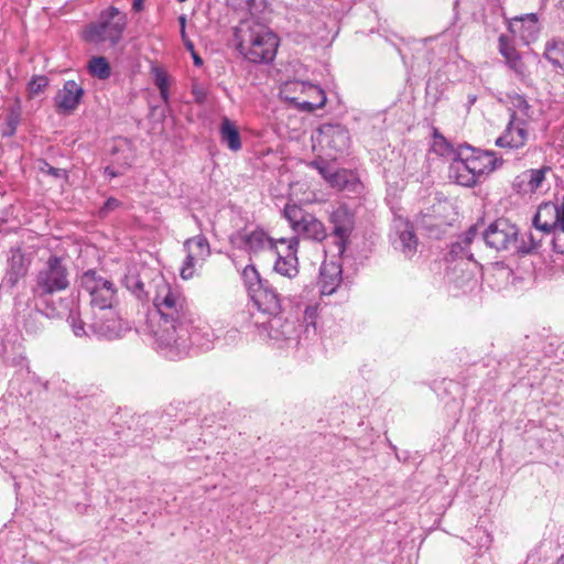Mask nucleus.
<instances>
[{"mask_svg": "<svg viewBox=\"0 0 564 564\" xmlns=\"http://www.w3.org/2000/svg\"><path fill=\"white\" fill-rule=\"evenodd\" d=\"M499 52L505 57L509 68L520 78H525L528 68L517 50L511 46L505 35L499 37Z\"/></svg>", "mask_w": 564, "mask_h": 564, "instance_id": "obj_24", "label": "nucleus"}, {"mask_svg": "<svg viewBox=\"0 0 564 564\" xmlns=\"http://www.w3.org/2000/svg\"><path fill=\"white\" fill-rule=\"evenodd\" d=\"M150 296L155 315L148 321V330L162 346H169L178 339L184 345L187 337L184 323L192 322V313L186 297L178 286L170 284L161 274L151 281Z\"/></svg>", "mask_w": 564, "mask_h": 564, "instance_id": "obj_1", "label": "nucleus"}, {"mask_svg": "<svg viewBox=\"0 0 564 564\" xmlns=\"http://www.w3.org/2000/svg\"><path fill=\"white\" fill-rule=\"evenodd\" d=\"M534 227L545 234L560 231L557 204H541L533 217Z\"/></svg>", "mask_w": 564, "mask_h": 564, "instance_id": "obj_22", "label": "nucleus"}, {"mask_svg": "<svg viewBox=\"0 0 564 564\" xmlns=\"http://www.w3.org/2000/svg\"><path fill=\"white\" fill-rule=\"evenodd\" d=\"M560 231L564 232V195L560 204H557Z\"/></svg>", "mask_w": 564, "mask_h": 564, "instance_id": "obj_42", "label": "nucleus"}, {"mask_svg": "<svg viewBox=\"0 0 564 564\" xmlns=\"http://www.w3.org/2000/svg\"><path fill=\"white\" fill-rule=\"evenodd\" d=\"M510 31L519 33L527 44L534 41L539 33L536 14L530 13L524 17L514 18L510 23Z\"/></svg>", "mask_w": 564, "mask_h": 564, "instance_id": "obj_25", "label": "nucleus"}, {"mask_svg": "<svg viewBox=\"0 0 564 564\" xmlns=\"http://www.w3.org/2000/svg\"><path fill=\"white\" fill-rule=\"evenodd\" d=\"M242 248L249 253L257 254L264 250L276 251L280 247L279 239H273L262 229H256L250 232L239 235Z\"/></svg>", "mask_w": 564, "mask_h": 564, "instance_id": "obj_21", "label": "nucleus"}, {"mask_svg": "<svg viewBox=\"0 0 564 564\" xmlns=\"http://www.w3.org/2000/svg\"><path fill=\"white\" fill-rule=\"evenodd\" d=\"M519 230L508 219L499 218L484 234L488 247L497 251L517 252Z\"/></svg>", "mask_w": 564, "mask_h": 564, "instance_id": "obj_12", "label": "nucleus"}, {"mask_svg": "<svg viewBox=\"0 0 564 564\" xmlns=\"http://www.w3.org/2000/svg\"><path fill=\"white\" fill-rule=\"evenodd\" d=\"M329 221L333 225L337 251L343 254L355 228V216L346 206H339L330 214Z\"/></svg>", "mask_w": 564, "mask_h": 564, "instance_id": "obj_17", "label": "nucleus"}, {"mask_svg": "<svg viewBox=\"0 0 564 564\" xmlns=\"http://www.w3.org/2000/svg\"><path fill=\"white\" fill-rule=\"evenodd\" d=\"M555 564H564V554L555 562Z\"/></svg>", "mask_w": 564, "mask_h": 564, "instance_id": "obj_57", "label": "nucleus"}, {"mask_svg": "<svg viewBox=\"0 0 564 564\" xmlns=\"http://www.w3.org/2000/svg\"><path fill=\"white\" fill-rule=\"evenodd\" d=\"M220 139L231 151H238L241 148L240 135L237 127L228 118H224L220 124Z\"/></svg>", "mask_w": 564, "mask_h": 564, "instance_id": "obj_26", "label": "nucleus"}, {"mask_svg": "<svg viewBox=\"0 0 564 564\" xmlns=\"http://www.w3.org/2000/svg\"><path fill=\"white\" fill-rule=\"evenodd\" d=\"M502 160L497 158L492 151H481L470 145H459L456 158H454V166L459 172L463 167L473 176H480L494 172Z\"/></svg>", "mask_w": 564, "mask_h": 564, "instance_id": "obj_10", "label": "nucleus"}, {"mask_svg": "<svg viewBox=\"0 0 564 564\" xmlns=\"http://www.w3.org/2000/svg\"><path fill=\"white\" fill-rule=\"evenodd\" d=\"M181 37H182V41H186V40H188L187 34H186V30H185V29H184V30H181Z\"/></svg>", "mask_w": 564, "mask_h": 564, "instance_id": "obj_56", "label": "nucleus"}, {"mask_svg": "<svg viewBox=\"0 0 564 564\" xmlns=\"http://www.w3.org/2000/svg\"><path fill=\"white\" fill-rule=\"evenodd\" d=\"M544 178H530L527 186L531 193H534L538 191V188L541 186L542 181Z\"/></svg>", "mask_w": 564, "mask_h": 564, "instance_id": "obj_43", "label": "nucleus"}, {"mask_svg": "<svg viewBox=\"0 0 564 564\" xmlns=\"http://www.w3.org/2000/svg\"><path fill=\"white\" fill-rule=\"evenodd\" d=\"M283 215L296 235L316 241H322L326 238L324 224L296 204H286Z\"/></svg>", "mask_w": 564, "mask_h": 564, "instance_id": "obj_11", "label": "nucleus"}, {"mask_svg": "<svg viewBox=\"0 0 564 564\" xmlns=\"http://www.w3.org/2000/svg\"><path fill=\"white\" fill-rule=\"evenodd\" d=\"M67 322L72 327V330L75 336L82 337L88 334L85 329V323L80 319L79 315L76 312H70Z\"/></svg>", "mask_w": 564, "mask_h": 564, "instance_id": "obj_36", "label": "nucleus"}, {"mask_svg": "<svg viewBox=\"0 0 564 564\" xmlns=\"http://www.w3.org/2000/svg\"><path fill=\"white\" fill-rule=\"evenodd\" d=\"M432 151L441 156L454 154L456 156L457 150L447 142V140L436 130L433 134Z\"/></svg>", "mask_w": 564, "mask_h": 564, "instance_id": "obj_33", "label": "nucleus"}, {"mask_svg": "<svg viewBox=\"0 0 564 564\" xmlns=\"http://www.w3.org/2000/svg\"><path fill=\"white\" fill-rule=\"evenodd\" d=\"M37 165H39V169L42 171V172H46L44 167L47 166V164L45 162H42V161H39L37 162Z\"/></svg>", "mask_w": 564, "mask_h": 564, "instance_id": "obj_55", "label": "nucleus"}, {"mask_svg": "<svg viewBox=\"0 0 564 564\" xmlns=\"http://www.w3.org/2000/svg\"><path fill=\"white\" fill-rule=\"evenodd\" d=\"M391 242L395 250L412 258L419 246L413 225L405 218L395 217L392 224Z\"/></svg>", "mask_w": 564, "mask_h": 564, "instance_id": "obj_15", "label": "nucleus"}, {"mask_svg": "<svg viewBox=\"0 0 564 564\" xmlns=\"http://www.w3.org/2000/svg\"><path fill=\"white\" fill-rule=\"evenodd\" d=\"M550 171H551V169L549 166H543L541 169L532 170L531 171V173H532L531 176H536V177L544 176Z\"/></svg>", "mask_w": 564, "mask_h": 564, "instance_id": "obj_46", "label": "nucleus"}, {"mask_svg": "<svg viewBox=\"0 0 564 564\" xmlns=\"http://www.w3.org/2000/svg\"><path fill=\"white\" fill-rule=\"evenodd\" d=\"M239 52L252 63L273 59L279 45L276 35L254 19H246L236 29Z\"/></svg>", "mask_w": 564, "mask_h": 564, "instance_id": "obj_2", "label": "nucleus"}, {"mask_svg": "<svg viewBox=\"0 0 564 564\" xmlns=\"http://www.w3.org/2000/svg\"><path fill=\"white\" fill-rule=\"evenodd\" d=\"M313 140L322 148L341 152L348 148L349 133L340 124L325 123L318 128L316 134L313 135Z\"/></svg>", "mask_w": 564, "mask_h": 564, "instance_id": "obj_18", "label": "nucleus"}, {"mask_svg": "<svg viewBox=\"0 0 564 564\" xmlns=\"http://www.w3.org/2000/svg\"><path fill=\"white\" fill-rule=\"evenodd\" d=\"M544 57L555 67L564 68V40L552 39L546 42Z\"/></svg>", "mask_w": 564, "mask_h": 564, "instance_id": "obj_28", "label": "nucleus"}, {"mask_svg": "<svg viewBox=\"0 0 564 564\" xmlns=\"http://www.w3.org/2000/svg\"><path fill=\"white\" fill-rule=\"evenodd\" d=\"M118 200L115 198L107 199L104 207L100 210V214H105L108 210L115 209L118 206Z\"/></svg>", "mask_w": 564, "mask_h": 564, "instance_id": "obj_44", "label": "nucleus"}, {"mask_svg": "<svg viewBox=\"0 0 564 564\" xmlns=\"http://www.w3.org/2000/svg\"><path fill=\"white\" fill-rule=\"evenodd\" d=\"M127 26V14L115 7L100 13L99 20L84 31V39L93 43L109 42L116 45Z\"/></svg>", "mask_w": 564, "mask_h": 564, "instance_id": "obj_6", "label": "nucleus"}, {"mask_svg": "<svg viewBox=\"0 0 564 564\" xmlns=\"http://www.w3.org/2000/svg\"><path fill=\"white\" fill-rule=\"evenodd\" d=\"M69 284V271L63 259L51 256L35 275L32 294L34 299L45 301L46 297L68 289Z\"/></svg>", "mask_w": 564, "mask_h": 564, "instance_id": "obj_5", "label": "nucleus"}, {"mask_svg": "<svg viewBox=\"0 0 564 564\" xmlns=\"http://www.w3.org/2000/svg\"><path fill=\"white\" fill-rule=\"evenodd\" d=\"M527 238H528V241L524 239V237L522 238L521 241L518 240V247H517V252H520V253H530L532 252L534 249L538 248L539 246V240L533 236V234H528L527 235Z\"/></svg>", "mask_w": 564, "mask_h": 564, "instance_id": "obj_37", "label": "nucleus"}, {"mask_svg": "<svg viewBox=\"0 0 564 564\" xmlns=\"http://www.w3.org/2000/svg\"><path fill=\"white\" fill-rule=\"evenodd\" d=\"M187 254L181 268L180 274L182 279L188 280L194 276L195 267L197 263L203 262L202 260H196V256L194 254V250H186Z\"/></svg>", "mask_w": 564, "mask_h": 564, "instance_id": "obj_34", "label": "nucleus"}, {"mask_svg": "<svg viewBox=\"0 0 564 564\" xmlns=\"http://www.w3.org/2000/svg\"><path fill=\"white\" fill-rule=\"evenodd\" d=\"M47 85L48 80L45 76H37L30 82L29 89L31 94H40L45 89Z\"/></svg>", "mask_w": 564, "mask_h": 564, "instance_id": "obj_38", "label": "nucleus"}, {"mask_svg": "<svg viewBox=\"0 0 564 564\" xmlns=\"http://www.w3.org/2000/svg\"><path fill=\"white\" fill-rule=\"evenodd\" d=\"M178 22H180L181 30L186 29V17L184 14L178 17Z\"/></svg>", "mask_w": 564, "mask_h": 564, "instance_id": "obj_52", "label": "nucleus"}, {"mask_svg": "<svg viewBox=\"0 0 564 564\" xmlns=\"http://www.w3.org/2000/svg\"><path fill=\"white\" fill-rule=\"evenodd\" d=\"M458 249H459L460 251L463 250V248H462L460 243H459V242H456L455 245H453L452 252H453V253H458Z\"/></svg>", "mask_w": 564, "mask_h": 564, "instance_id": "obj_54", "label": "nucleus"}, {"mask_svg": "<svg viewBox=\"0 0 564 564\" xmlns=\"http://www.w3.org/2000/svg\"><path fill=\"white\" fill-rule=\"evenodd\" d=\"M253 304L264 314L272 316L269 321L270 336L274 339H293L295 333L292 322L282 321L278 315L281 311V302L276 291L268 282L254 289L250 294Z\"/></svg>", "mask_w": 564, "mask_h": 564, "instance_id": "obj_4", "label": "nucleus"}, {"mask_svg": "<svg viewBox=\"0 0 564 564\" xmlns=\"http://www.w3.org/2000/svg\"><path fill=\"white\" fill-rule=\"evenodd\" d=\"M446 279L453 295L469 294L480 288L481 268L469 254L455 261L448 269Z\"/></svg>", "mask_w": 564, "mask_h": 564, "instance_id": "obj_9", "label": "nucleus"}, {"mask_svg": "<svg viewBox=\"0 0 564 564\" xmlns=\"http://www.w3.org/2000/svg\"><path fill=\"white\" fill-rule=\"evenodd\" d=\"M79 284L90 296L93 315L96 312L113 310L118 303L115 284L95 270L84 272L79 279Z\"/></svg>", "mask_w": 564, "mask_h": 564, "instance_id": "obj_8", "label": "nucleus"}, {"mask_svg": "<svg viewBox=\"0 0 564 564\" xmlns=\"http://www.w3.org/2000/svg\"><path fill=\"white\" fill-rule=\"evenodd\" d=\"M178 2H185L186 0H177Z\"/></svg>", "mask_w": 564, "mask_h": 564, "instance_id": "obj_59", "label": "nucleus"}, {"mask_svg": "<svg viewBox=\"0 0 564 564\" xmlns=\"http://www.w3.org/2000/svg\"><path fill=\"white\" fill-rule=\"evenodd\" d=\"M89 73L99 78L107 79L110 76V65L102 56H95L88 63Z\"/></svg>", "mask_w": 564, "mask_h": 564, "instance_id": "obj_31", "label": "nucleus"}, {"mask_svg": "<svg viewBox=\"0 0 564 564\" xmlns=\"http://www.w3.org/2000/svg\"><path fill=\"white\" fill-rule=\"evenodd\" d=\"M160 95L164 102L169 101V87L160 88Z\"/></svg>", "mask_w": 564, "mask_h": 564, "instance_id": "obj_50", "label": "nucleus"}, {"mask_svg": "<svg viewBox=\"0 0 564 564\" xmlns=\"http://www.w3.org/2000/svg\"><path fill=\"white\" fill-rule=\"evenodd\" d=\"M234 8L249 12L253 15L264 4V0H228Z\"/></svg>", "mask_w": 564, "mask_h": 564, "instance_id": "obj_35", "label": "nucleus"}, {"mask_svg": "<svg viewBox=\"0 0 564 564\" xmlns=\"http://www.w3.org/2000/svg\"><path fill=\"white\" fill-rule=\"evenodd\" d=\"M124 286L132 292L139 300L150 299L152 294V288L149 290L144 289V283L140 275L134 271H129L123 278Z\"/></svg>", "mask_w": 564, "mask_h": 564, "instance_id": "obj_29", "label": "nucleus"}, {"mask_svg": "<svg viewBox=\"0 0 564 564\" xmlns=\"http://www.w3.org/2000/svg\"><path fill=\"white\" fill-rule=\"evenodd\" d=\"M192 54V57H193V62L196 66H202L203 65V59L202 57L196 53V52H193L191 53Z\"/></svg>", "mask_w": 564, "mask_h": 564, "instance_id": "obj_48", "label": "nucleus"}, {"mask_svg": "<svg viewBox=\"0 0 564 564\" xmlns=\"http://www.w3.org/2000/svg\"><path fill=\"white\" fill-rule=\"evenodd\" d=\"M184 248L186 250H194L196 260L204 261L210 254L208 240L204 236H196L194 238L187 239L184 242Z\"/></svg>", "mask_w": 564, "mask_h": 564, "instance_id": "obj_30", "label": "nucleus"}, {"mask_svg": "<svg viewBox=\"0 0 564 564\" xmlns=\"http://www.w3.org/2000/svg\"><path fill=\"white\" fill-rule=\"evenodd\" d=\"M273 195H274V196H283L284 194H283V193H274V192H273Z\"/></svg>", "mask_w": 564, "mask_h": 564, "instance_id": "obj_58", "label": "nucleus"}, {"mask_svg": "<svg viewBox=\"0 0 564 564\" xmlns=\"http://www.w3.org/2000/svg\"><path fill=\"white\" fill-rule=\"evenodd\" d=\"M280 97L303 112L321 109L327 100L325 91L319 86L301 80L284 83L280 89Z\"/></svg>", "mask_w": 564, "mask_h": 564, "instance_id": "obj_7", "label": "nucleus"}, {"mask_svg": "<svg viewBox=\"0 0 564 564\" xmlns=\"http://www.w3.org/2000/svg\"><path fill=\"white\" fill-rule=\"evenodd\" d=\"M192 322L184 323V328L186 329L187 340H185L184 345H182V339H178L165 346L166 348H174L178 352H186L191 346H196L202 350H208L213 346L214 341V333L208 324L200 321L199 318H194L192 316Z\"/></svg>", "mask_w": 564, "mask_h": 564, "instance_id": "obj_13", "label": "nucleus"}, {"mask_svg": "<svg viewBox=\"0 0 564 564\" xmlns=\"http://www.w3.org/2000/svg\"><path fill=\"white\" fill-rule=\"evenodd\" d=\"M84 95V89L75 80H67L61 88L54 100L55 107L59 113H70L78 105Z\"/></svg>", "mask_w": 564, "mask_h": 564, "instance_id": "obj_19", "label": "nucleus"}, {"mask_svg": "<svg viewBox=\"0 0 564 564\" xmlns=\"http://www.w3.org/2000/svg\"><path fill=\"white\" fill-rule=\"evenodd\" d=\"M242 279L248 288L249 295L254 291V289L260 288L267 282L260 278L259 272L252 264H249L243 269Z\"/></svg>", "mask_w": 564, "mask_h": 564, "instance_id": "obj_32", "label": "nucleus"}, {"mask_svg": "<svg viewBox=\"0 0 564 564\" xmlns=\"http://www.w3.org/2000/svg\"><path fill=\"white\" fill-rule=\"evenodd\" d=\"M528 124L514 119H510L503 133L496 140V145L500 148L519 149L522 148L529 138Z\"/></svg>", "mask_w": 564, "mask_h": 564, "instance_id": "obj_20", "label": "nucleus"}, {"mask_svg": "<svg viewBox=\"0 0 564 564\" xmlns=\"http://www.w3.org/2000/svg\"><path fill=\"white\" fill-rule=\"evenodd\" d=\"M315 318H316V308L312 307V306L306 307L304 311V322L307 324V327L310 325H312L313 328L315 329Z\"/></svg>", "mask_w": 564, "mask_h": 564, "instance_id": "obj_41", "label": "nucleus"}, {"mask_svg": "<svg viewBox=\"0 0 564 564\" xmlns=\"http://www.w3.org/2000/svg\"><path fill=\"white\" fill-rule=\"evenodd\" d=\"M475 234H476V229H475L474 227H471V228L467 231V234H466V236H465V238H464V243H465V245H469V243L471 242V240H473V238H474Z\"/></svg>", "mask_w": 564, "mask_h": 564, "instance_id": "obj_47", "label": "nucleus"}, {"mask_svg": "<svg viewBox=\"0 0 564 564\" xmlns=\"http://www.w3.org/2000/svg\"><path fill=\"white\" fill-rule=\"evenodd\" d=\"M143 1L144 0H133L132 8L134 11H141L143 8Z\"/></svg>", "mask_w": 564, "mask_h": 564, "instance_id": "obj_49", "label": "nucleus"}, {"mask_svg": "<svg viewBox=\"0 0 564 564\" xmlns=\"http://www.w3.org/2000/svg\"><path fill=\"white\" fill-rule=\"evenodd\" d=\"M323 184H319L316 178H296L284 184L283 180L279 178L278 183L288 187L286 196L294 204L323 202L329 195L328 188L345 191L351 187L355 191L361 186L359 178H323Z\"/></svg>", "mask_w": 564, "mask_h": 564, "instance_id": "obj_3", "label": "nucleus"}, {"mask_svg": "<svg viewBox=\"0 0 564 564\" xmlns=\"http://www.w3.org/2000/svg\"><path fill=\"white\" fill-rule=\"evenodd\" d=\"M280 247L274 252L276 260L274 262V271L285 278L294 279L299 274V238H279Z\"/></svg>", "mask_w": 564, "mask_h": 564, "instance_id": "obj_14", "label": "nucleus"}, {"mask_svg": "<svg viewBox=\"0 0 564 564\" xmlns=\"http://www.w3.org/2000/svg\"><path fill=\"white\" fill-rule=\"evenodd\" d=\"M19 121H20V107H13L10 109V113L8 116V126L10 128V131L8 132V134H12L15 131Z\"/></svg>", "mask_w": 564, "mask_h": 564, "instance_id": "obj_39", "label": "nucleus"}, {"mask_svg": "<svg viewBox=\"0 0 564 564\" xmlns=\"http://www.w3.org/2000/svg\"><path fill=\"white\" fill-rule=\"evenodd\" d=\"M509 110L511 112L510 119H514L517 117V121H521L528 124L531 119V106L524 99V97L520 95L509 96Z\"/></svg>", "mask_w": 564, "mask_h": 564, "instance_id": "obj_27", "label": "nucleus"}, {"mask_svg": "<svg viewBox=\"0 0 564 564\" xmlns=\"http://www.w3.org/2000/svg\"><path fill=\"white\" fill-rule=\"evenodd\" d=\"M154 83L158 86V88H166L169 87V78L164 70L161 68H154Z\"/></svg>", "mask_w": 564, "mask_h": 564, "instance_id": "obj_40", "label": "nucleus"}, {"mask_svg": "<svg viewBox=\"0 0 564 564\" xmlns=\"http://www.w3.org/2000/svg\"><path fill=\"white\" fill-rule=\"evenodd\" d=\"M460 178H456V182H454V185H462L464 187L471 188L477 185L478 178H465V182H460Z\"/></svg>", "mask_w": 564, "mask_h": 564, "instance_id": "obj_45", "label": "nucleus"}, {"mask_svg": "<svg viewBox=\"0 0 564 564\" xmlns=\"http://www.w3.org/2000/svg\"><path fill=\"white\" fill-rule=\"evenodd\" d=\"M89 329L104 338L116 339L121 337L128 326L119 317L116 310H108L93 315V322L89 324Z\"/></svg>", "mask_w": 564, "mask_h": 564, "instance_id": "obj_16", "label": "nucleus"}, {"mask_svg": "<svg viewBox=\"0 0 564 564\" xmlns=\"http://www.w3.org/2000/svg\"><path fill=\"white\" fill-rule=\"evenodd\" d=\"M341 265L338 262H324L319 271V288L323 295H332L341 283Z\"/></svg>", "mask_w": 564, "mask_h": 564, "instance_id": "obj_23", "label": "nucleus"}, {"mask_svg": "<svg viewBox=\"0 0 564 564\" xmlns=\"http://www.w3.org/2000/svg\"><path fill=\"white\" fill-rule=\"evenodd\" d=\"M313 164L316 166L317 171L325 176V170L322 164L319 162H314Z\"/></svg>", "mask_w": 564, "mask_h": 564, "instance_id": "obj_53", "label": "nucleus"}, {"mask_svg": "<svg viewBox=\"0 0 564 564\" xmlns=\"http://www.w3.org/2000/svg\"><path fill=\"white\" fill-rule=\"evenodd\" d=\"M183 43H184L185 47H186L191 53L195 52L194 44H193V42H192L189 39H188V40H186V41H183Z\"/></svg>", "mask_w": 564, "mask_h": 564, "instance_id": "obj_51", "label": "nucleus"}]
</instances>
